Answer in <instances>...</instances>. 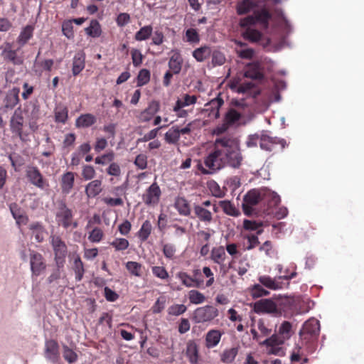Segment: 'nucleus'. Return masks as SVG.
Masks as SVG:
<instances>
[{
	"label": "nucleus",
	"mask_w": 364,
	"mask_h": 364,
	"mask_svg": "<svg viewBox=\"0 0 364 364\" xmlns=\"http://www.w3.org/2000/svg\"><path fill=\"white\" fill-rule=\"evenodd\" d=\"M242 156L237 138H216L213 148L204 159L208 170L198 162V168L203 174H210L225 166L238 168L242 164Z\"/></svg>",
	"instance_id": "nucleus-1"
},
{
	"label": "nucleus",
	"mask_w": 364,
	"mask_h": 364,
	"mask_svg": "<svg viewBox=\"0 0 364 364\" xmlns=\"http://www.w3.org/2000/svg\"><path fill=\"white\" fill-rule=\"evenodd\" d=\"M319 332L320 323L317 319L312 318L304 323L299 335L302 345L306 346L309 353H312L315 351Z\"/></svg>",
	"instance_id": "nucleus-2"
},
{
	"label": "nucleus",
	"mask_w": 364,
	"mask_h": 364,
	"mask_svg": "<svg viewBox=\"0 0 364 364\" xmlns=\"http://www.w3.org/2000/svg\"><path fill=\"white\" fill-rule=\"evenodd\" d=\"M272 195L265 190L253 188L249 191L244 196L242 208L246 215H251L254 209L253 207L262 203V196Z\"/></svg>",
	"instance_id": "nucleus-3"
},
{
	"label": "nucleus",
	"mask_w": 364,
	"mask_h": 364,
	"mask_svg": "<svg viewBox=\"0 0 364 364\" xmlns=\"http://www.w3.org/2000/svg\"><path fill=\"white\" fill-rule=\"evenodd\" d=\"M55 220L59 226L65 229L70 227L76 228L78 226L77 222L74 220L73 210L63 201L58 203L55 212Z\"/></svg>",
	"instance_id": "nucleus-4"
},
{
	"label": "nucleus",
	"mask_w": 364,
	"mask_h": 364,
	"mask_svg": "<svg viewBox=\"0 0 364 364\" xmlns=\"http://www.w3.org/2000/svg\"><path fill=\"white\" fill-rule=\"evenodd\" d=\"M246 121L243 119L242 115L233 108H230L226 112L223 123L218 126L215 132L220 134L226 132L230 127L245 125Z\"/></svg>",
	"instance_id": "nucleus-5"
},
{
	"label": "nucleus",
	"mask_w": 364,
	"mask_h": 364,
	"mask_svg": "<svg viewBox=\"0 0 364 364\" xmlns=\"http://www.w3.org/2000/svg\"><path fill=\"white\" fill-rule=\"evenodd\" d=\"M50 242L54 252V259L58 268H61L65 262V257L68 254V247L62 238L57 235H52L50 237Z\"/></svg>",
	"instance_id": "nucleus-6"
},
{
	"label": "nucleus",
	"mask_w": 364,
	"mask_h": 364,
	"mask_svg": "<svg viewBox=\"0 0 364 364\" xmlns=\"http://www.w3.org/2000/svg\"><path fill=\"white\" fill-rule=\"evenodd\" d=\"M219 314L217 308L206 305L196 309L193 313V319L196 323H206L213 321Z\"/></svg>",
	"instance_id": "nucleus-7"
},
{
	"label": "nucleus",
	"mask_w": 364,
	"mask_h": 364,
	"mask_svg": "<svg viewBox=\"0 0 364 364\" xmlns=\"http://www.w3.org/2000/svg\"><path fill=\"white\" fill-rule=\"evenodd\" d=\"M28 181L36 187L44 190L49 187V183L36 166H28L26 171Z\"/></svg>",
	"instance_id": "nucleus-8"
},
{
	"label": "nucleus",
	"mask_w": 364,
	"mask_h": 364,
	"mask_svg": "<svg viewBox=\"0 0 364 364\" xmlns=\"http://www.w3.org/2000/svg\"><path fill=\"white\" fill-rule=\"evenodd\" d=\"M255 141V144L257 142L262 149L272 151L276 149L278 145H281V149L284 147L285 141L284 139L280 138H249V141L247 142V146H252Z\"/></svg>",
	"instance_id": "nucleus-9"
},
{
	"label": "nucleus",
	"mask_w": 364,
	"mask_h": 364,
	"mask_svg": "<svg viewBox=\"0 0 364 364\" xmlns=\"http://www.w3.org/2000/svg\"><path fill=\"white\" fill-rule=\"evenodd\" d=\"M30 265L33 278L43 274L47 267L43 255L35 251L30 253Z\"/></svg>",
	"instance_id": "nucleus-10"
},
{
	"label": "nucleus",
	"mask_w": 364,
	"mask_h": 364,
	"mask_svg": "<svg viewBox=\"0 0 364 364\" xmlns=\"http://www.w3.org/2000/svg\"><path fill=\"white\" fill-rule=\"evenodd\" d=\"M161 196L159 186L156 182H154L142 195V200L148 206H155L159 203Z\"/></svg>",
	"instance_id": "nucleus-11"
},
{
	"label": "nucleus",
	"mask_w": 364,
	"mask_h": 364,
	"mask_svg": "<svg viewBox=\"0 0 364 364\" xmlns=\"http://www.w3.org/2000/svg\"><path fill=\"white\" fill-rule=\"evenodd\" d=\"M253 309L257 314H280L277 304L271 299H262L254 303Z\"/></svg>",
	"instance_id": "nucleus-12"
},
{
	"label": "nucleus",
	"mask_w": 364,
	"mask_h": 364,
	"mask_svg": "<svg viewBox=\"0 0 364 364\" xmlns=\"http://www.w3.org/2000/svg\"><path fill=\"white\" fill-rule=\"evenodd\" d=\"M3 59L6 62H10L15 65L23 64V59L18 55L17 50H13L10 43H6L1 54Z\"/></svg>",
	"instance_id": "nucleus-13"
},
{
	"label": "nucleus",
	"mask_w": 364,
	"mask_h": 364,
	"mask_svg": "<svg viewBox=\"0 0 364 364\" xmlns=\"http://www.w3.org/2000/svg\"><path fill=\"white\" fill-rule=\"evenodd\" d=\"M59 345L55 340H47L45 343V356L52 362H56L59 358Z\"/></svg>",
	"instance_id": "nucleus-14"
},
{
	"label": "nucleus",
	"mask_w": 364,
	"mask_h": 364,
	"mask_svg": "<svg viewBox=\"0 0 364 364\" xmlns=\"http://www.w3.org/2000/svg\"><path fill=\"white\" fill-rule=\"evenodd\" d=\"M19 92L20 90L18 88L14 87L6 93L3 102L4 107L6 109V110L14 109L18 103Z\"/></svg>",
	"instance_id": "nucleus-15"
},
{
	"label": "nucleus",
	"mask_w": 364,
	"mask_h": 364,
	"mask_svg": "<svg viewBox=\"0 0 364 364\" xmlns=\"http://www.w3.org/2000/svg\"><path fill=\"white\" fill-rule=\"evenodd\" d=\"M284 342V340L279 335L274 334L269 338L265 339L262 344L269 347L268 350L269 353L272 354H277L280 350L279 345L282 344Z\"/></svg>",
	"instance_id": "nucleus-16"
},
{
	"label": "nucleus",
	"mask_w": 364,
	"mask_h": 364,
	"mask_svg": "<svg viewBox=\"0 0 364 364\" xmlns=\"http://www.w3.org/2000/svg\"><path fill=\"white\" fill-rule=\"evenodd\" d=\"M22 110L18 108L15 110L14 115L11 119V127L14 132L18 136H21V130L23 124V117L22 116Z\"/></svg>",
	"instance_id": "nucleus-17"
},
{
	"label": "nucleus",
	"mask_w": 364,
	"mask_h": 364,
	"mask_svg": "<svg viewBox=\"0 0 364 364\" xmlns=\"http://www.w3.org/2000/svg\"><path fill=\"white\" fill-rule=\"evenodd\" d=\"M85 66V54L83 51L75 53L73 60L72 73L74 76L79 75Z\"/></svg>",
	"instance_id": "nucleus-18"
},
{
	"label": "nucleus",
	"mask_w": 364,
	"mask_h": 364,
	"mask_svg": "<svg viewBox=\"0 0 364 364\" xmlns=\"http://www.w3.org/2000/svg\"><path fill=\"white\" fill-rule=\"evenodd\" d=\"M222 332L217 329H211L205 335V341L207 348H213L218 345L222 337Z\"/></svg>",
	"instance_id": "nucleus-19"
},
{
	"label": "nucleus",
	"mask_w": 364,
	"mask_h": 364,
	"mask_svg": "<svg viewBox=\"0 0 364 364\" xmlns=\"http://www.w3.org/2000/svg\"><path fill=\"white\" fill-rule=\"evenodd\" d=\"M176 277L180 279L181 284L188 288L196 287L200 288L201 287V281L196 279V278H193L192 276H190L186 272H178L176 274Z\"/></svg>",
	"instance_id": "nucleus-20"
},
{
	"label": "nucleus",
	"mask_w": 364,
	"mask_h": 364,
	"mask_svg": "<svg viewBox=\"0 0 364 364\" xmlns=\"http://www.w3.org/2000/svg\"><path fill=\"white\" fill-rule=\"evenodd\" d=\"M183 63V60L181 53L178 51L174 52L170 57L168 63L169 70L172 71L175 75L179 74L182 68Z\"/></svg>",
	"instance_id": "nucleus-21"
},
{
	"label": "nucleus",
	"mask_w": 364,
	"mask_h": 364,
	"mask_svg": "<svg viewBox=\"0 0 364 364\" xmlns=\"http://www.w3.org/2000/svg\"><path fill=\"white\" fill-rule=\"evenodd\" d=\"M11 213L18 225H26L28 221V218L23 213V210L16 203L9 205Z\"/></svg>",
	"instance_id": "nucleus-22"
},
{
	"label": "nucleus",
	"mask_w": 364,
	"mask_h": 364,
	"mask_svg": "<svg viewBox=\"0 0 364 364\" xmlns=\"http://www.w3.org/2000/svg\"><path fill=\"white\" fill-rule=\"evenodd\" d=\"M210 259L220 266L224 265L226 259L225 247L223 246L214 247L210 251Z\"/></svg>",
	"instance_id": "nucleus-23"
},
{
	"label": "nucleus",
	"mask_w": 364,
	"mask_h": 364,
	"mask_svg": "<svg viewBox=\"0 0 364 364\" xmlns=\"http://www.w3.org/2000/svg\"><path fill=\"white\" fill-rule=\"evenodd\" d=\"M75 182V173L73 172L65 173L61 178V189L63 193L68 194L73 188Z\"/></svg>",
	"instance_id": "nucleus-24"
},
{
	"label": "nucleus",
	"mask_w": 364,
	"mask_h": 364,
	"mask_svg": "<svg viewBox=\"0 0 364 364\" xmlns=\"http://www.w3.org/2000/svg\"><path fill=\"white\" fill-rule=\"evenodd\" d=\"M193 210L196 216L202 222L210 223L213 220L212 213L200 205H194Z\"/></svg>",
	"instance_id": "nucleus-25"
},
{
	"label": "nucleus",
	"mask_w": 364,
	"mask_h": 364,
	"mask_svg": "<svg viewBox=\"0 0 364 364\" xmlns=\"http://www.w3.org/2000/svg\"><path fill=\"white\" fill-rule=\"evenodd\" d=\"M102 191V181L93 180L85 186V194L88 198H95Z\"/></svg>",
	"instance_id": "nucleus-26"
},
{
	"label": "nucleus",
	"mask_w": 364,
	"mask_h": 364,
	"mask_svg": "<svg viewBox=\"0 0 364 364\" xmlns=\"http://www.w3.org/2000/svg\"><path fill=\"white\" fill-rule=\"evenodd\" d=\"M188 224L187 220L181 218H174L171 221L170 227L175 230L174 235L181 237L187 233L186 225Z\"/></svg>",
	"instance_id": "nucleus-27"
},
{
	"label": "nucleus",
	"mask_w": 364,
	"mask_h": 364,
	"mask_svg": "<svg viewBox=\"0 0 364 364\" xmlns=\"http://www.w3.org/2000/svg\"><path fill=\"white\" fill-rule=\"evenodd\" d=\"M174 207L181 215L188 216L191 214L189 203L183 197H178L176 198Z\"/></svg>",
	"instance_id": "nucleus-28"
},
{
	"label": "nucleus",
	"mask_w": 364,
	"mask_h": 364,
	"mask_svg": "<svg viewBox=\"0 0 364 364\" xmlns=\"http://www.w3.org/2000/svg\"><path fill=\"white\" fill-rule=\"evenodd\" d=\"M239 352V347H232L225 349L220 354V361L225 364H231L234 362Z\"/></svg>",
	"instance_id": "nucleus-29"
},
{
	"label": "nucleus",
	"mask_w": 364,
	"mask_h": 364,
	"mask_svg": "<svg viewBox=\"0 0 364 364\" xmlns=\"http://www.w3.org/2000/svg\"><path fill=\"white\" fill-rule=\"evenodd\" d=\"M186 355L191 364H197L198 361V347L196 342L189 341L186 346Z\"/></svg>",
	"instance_id": "nucleus-30"
},
{
	"label": "nucleus",
	"mask_w": 364,
	"mask_h": 364,
	"mask_svg": "<svg viewBox=\"0 0 364 364\" xmlns=\"http://www.w3.org/2000/svg\"><path fill=\"white\" fill-rule=\"evenodd\" d=\"M211 53V48L208 46H204L194 50L192 55L198 62H203L209 58Z\"/></svg>",
	"instance_id": "nucleus-31"
},
{
	"label": "nucleus",
	"mask_w": 364,
	"mask_h": 364,
	"mask_svg": "<svg viewBox=\"0 0 364 364\" xmlns=\"http://www.w3.org/2000/svg\"><path fill=\"white\" fill-rule=\"evenodd\" d=\"M96 117L92 114H81L77 118L75 121V125L77 127H89L93 125L96 122Z\"/></svg>",
	"instance_id": "nucleus-32"
},
{
	"label": "nucleus",
	"mask_w": 364,
	"mask_h": 364,
	"mask_svg": "<svg viewBox=\"0 0 364 364\" xmlns=\"http://www.w3.org/2000/svg\"><path fill=\"white\" fill-rule=\"evenodd\" d=\"M160 105L157 101H152L149 103L148 107L141 112V119L144 121H149L159 110Z\"/></svg>",
	"instance_id": "nucleus-33"
},
{
	"label": "nucleus",
	"mask_w": 364,
	"mask_h": 364,
	"mask_svg": "<svg viewBox=\"0 0 364 364\" xmlns=\"http://www.w3.org/2000/svg\"><path fill=\"white\" fill-rule=\"evenodd\" d=\"M34 28L31 25H27L21 31L17 38V43L23 46L32 38Z\"/></svg>",
	"instance_id": "nucleus-34"
},
{
	"label": "nucleus",
	"mask_w": 364,
	"mask_h": 364,
	"mask_svg": "<svg viewBox=\"0 0 364 364\" xmlns=\"http://www.w3.org/2000/svg\"><path fill=\"white\" fill-rule=\"evenodd\" d=\"M183 41L191 45L199 43L200 38L197 29L189 28L185 31Z\"/></svg>",
	"instance_id": "nucleus-35"
},
{
	"label": "nucleus",
	"mask_w": 364,
	"mask_h": 364,
	"mask_svg": "<svg viewBox=\"0 0 364 364\" xmlns=\"http://www.w3.org/2000/svg\"><path fill=\"white\" fill-rule=\"evenodd\" d=\"M54 114L55 122L65 124L68 117V109L63 105H58L54 109Z\"/></svg>",
	"instance_id": "nucleus-36"
},
{
	"label": "nucleus",
	"mask_w": 364,
	"mask_h": 364,
	"mask_svg": "<svg viewBox=\"0 0 364 364\" xmlns=\"http://www.w3.org/2000/svg\"><path fill=\"white\" fill-rule=\"evenodd\" d=\"M242 36L245 39L252 43L259 41L262 37V34L260 31L252 28H247L245 31L242 32Z\"/></svg>",
	"instance_id": "nucleus-37"
},
{
	"label": "nucleus",
	"mask_w": 364,
	"mask_h": 364,
	"mask_svg": "<svg viewBox=\"0 0 364 364\" xmlns=\"http://www.w3.org/2000/svg\"><path fill=\"white\" fill-rule=\"evenodd\" d=\"M29 228L32 230V234L34 235L36 240L38 242H43L44 239V228L39 222H35L30 225Z\"/></svg>",
	"instance_id": "nucleus-38"
},
{
	"label": "nucleus",
	"mask_w": 364,
	"mask_h": 364,
	"mask_svg": "<svg viewBox=\"0 0 364 364\" xmlns=\"http://www.w3.org/2000/svg\"><path fill=\"white\" fill-rule=\"evenodd\" d=\"M261 190H265L272 194L268 196H262V203H263L264 204H267V206L270 208L277 205L280 203V197L275 192H273L267 188H261Z\"/></svg>",
	"instance_id": "nucleus-39"
},
{
	"label": "nucleus",
	"mask_w": 364,
	"mask_h": 364,
	"mask_svg": "<svg viewBox=\"0 0 364 364\" xmlns=\"http://www.w3.org/2000/svg\"><path fill=\"white\" fill-rule=\"evenodd\" d=\"M85 31L88 36L92 38H97L100 36L102 33L101 26L97 20H92L90 26L87 27Z\"/></svg>",
	"instance_id": "nucleus-40"
},
{
	"label": "nucleus",
	"mask_w": 364,
	"mask_h": 364,
	"mask_svg": "<svg viewBox=\"0 0 364 364\" xmlns=\"http://www.w3.org/2000/svg\"><path fill=\"white\" fill-rule=\"evenodd\" d=\"M258 280L262 285L270 289L276 290L282 288L281 283L269 276H260Z\"/></svg>",
	"instance_id": "nucleus-41"
},
{
	"label": "nucleus",
	"mask_w": 364,
	"mask_h": 364,
	"mask_svg": "<svg viewBox=\"0 0 364 364\" xmlns=\"http://www.w3.org/2000/svg\"><path fill=\"white\" fill-rule=\"evenodd\" d=\"M153 32L151 25L141 28L134 35V39L137 41H146L150 38Z\"/></svg>",
	"instance_id": "nucleus-42"
},
{
	"label": "nucleus",
	"mask_w": 364,
	"mask_h": 364,
	"mask_svg": "<svg viewBox=\"0 0 364 364\" xmlns=\"http://www.w3.org/2000/svg\"><path fill=\"white\" fill-rule=\"evenodd\" d=\"M152 226L151 222L148 220H145L138 232V237L141 241L145 242L151 235Z\"/></svg>",
	"instance_id": "nucleus-43"
},
{
	"label": "nucleus",
	"mask_w": 364,
	"mask_h": 364,
	"mask_svg": "<svg viewBox=\"0 0 364 364\" xmlns=\"http://www.w3.org/2000/svg\"><path fill=\"white\" fill-rule=\"evenodd\" d=\"M73 269L75 272L76 281H81L85 273V269L83 262H82L79 255H77L74 259Z\"/></svg>",
	"instance_id": "nucleus-44"
},
{
	"label": "nucleus",
	"mask_w": 364,
	"mask_h": 364,
	"mask_svg": "<svg viewBox=\"0 0 364 364\" xmlns=\"http://www.w3.org/2000/svg\"><path fill=\"white\" fill-rule=\"evenodd\" d=\"M219 205L225 213L231 216H238L239 210L229 200H222L219 202Z\"/></svg>",
	"instance_id": "nucleus-45"
},
{
	"label": "nucleus",
	"mask_w": 364,
	"mask_h": 364,
	"mask_svg": "<svg viewBox=\"0 0 364 364\" xmlns=\"http://www.w3.org/2000/svg\"><path fill=\"white\" fill-rule=\"evenodd\" d=\"M255 4L250 0H242L237 5V13L239 15H244L249 13Z\"/></svg>",
	"instance_id": "nucleus-46"
},
{
	"label": "nucleus",
	"mask_w": 364,
	"mask_h": 364,
	"mask_svg": "<svg viewBox=\"0 0 364 364\" xmlns=\"http://www.w3.org/2000/svg\"><path fill=\"white\" fill-rule=\"evenodd\" d=\"M255 18L256 23L259 22L267 26L268 25L269 21L272 18V15L268 10L263 9L255 13Z\"/></svg>",
	"instance_id": "nucleus-47"
},
{
	"label": "nucleus",
	"mask_w": 364,
	"mask_h": 364,
	"mask_svg": "<svg viewBox=\"0 0 364 364\" xmlns=\"http://www.w3.org/2000/svg\"><path fill=\"white\" fill-rule=\"evenodd\" d=\"M244 239L247 240V245H244L245 250H251L259 245V241L257 235L254 234H243Z\"/></svg>",
	"instance_id": "nucleus-48"
},
{
	"label": "nucleus",
	"mask_w": 364,
	"mask_h": 364,
	"mask_svg": "<svg viewBox=\"0 0 364 364\" xmlns=\"http://www.w3.org/2000/svg\"><path fill=\"white\" fill-rule=\"evenodd\" d=\"M126 268L131 274L139 277L141 276L142 265L140 263L132 261L127 262Z\"/></svg>",
	"instance_id": "nucleus-49"
},
{
	"label": "nucleus",
	"mask_w": 364,
	"mask_h": 364,
	"mask_svg": "<svg viewBox=\"0 0 364 364\" xmlns=\"http://www.w3.org/2000/svg\"><path fill=\"white\" fill-rule=\"evenodd\" d=\"M104 235L103 230L100 228L95 227L89 232L88 240L91 242L98 243L103 239Z\"/></svg>",
	"instance_id": "nucleus-50"
},
{
	"label": "nucleus",
	"mask_w": 364,
	"mask_h": 364,
	"mask_svg": "<svg viewBox=\"0 0 364 364\" xmlns=\"http://www.w3.org/2000/svg\"><path fill=\"white\" fill-rule=\"evenodd\" d=\"M110 245L114 247L116 251H124L129 247V242L125 238L117 237L110 242Z\"/></svg>",
	"instance_id": "nucleus-51"
},
{
	"label": "nucleus",
	"mask_w": 364,
	"mask_h": 364,
	"mask_svg": "<svg viewBox=\"0 0 364 364\" xmlns=\"http://www.w3.org/2000/svg\"><path fill=\"white\" fill-rule=\"evenodd\" d=\"M63 356L68 363H73L77 361V355L73 349L66 345H63Z\"/></svg>",
	"instance_id": "nucleus-52"
},
{
	"label": "nucleus",
	"mask_w": 364,
	"mask_h": 364,
	"mask_svg": "<svg viewBox=\"0 0 364 364\" xmlns=\"http://www.w3.org/2000/svg\"><path fill=\"white\" fill-rule=\"evenodd\" d=\"M188 299L191 304H200L205 301V296L197 290H191L188 292Z\"/></svg>",
	"instance_id": "nucleus-53"
},
{
	"label": "nucleus",
	"mask_w": 364,
	"mask_h": 364,
	"mask_svg": "<svg viewBox=\"0 0 364 364\" xmlns=\"http://www.w3.org/2000/svg\"><path fill=\"white\" fill-rule=\"evenodd\" d=\"M62 32L68 39L74 38L73 21L65 20L62 23Z\"/></svg>",
	"instance_id": "nucleus-54"
},
{
	"label": "nucleus",
	"mask_w": 364,
	"mask_h": 364,
	"mask_svg": "<svg viewBox=\"0 0 364 364\" xmlns=\"http://www.w3.org/2000/svg\"><path fill=\"white\" fill-rule=\"evenodd\" d=\"M150 71L147 69H141L137 76V86L141 87L146 85L150 80Z\"/></svg>",
	"instance_id": "nucleus-55"
},
{
	"label": "nucleus",
	"mask_w": 364,
	"mask_h": 364,
	"mask_svg": "<svg viewBox=\"0 0 364 364\" xmlns=\"http://www.w3.org/2000/svg\"><path fill=\"white\" fill-rule=\"evenodd\" d=\"M9 159L11 161V166L15 171H18L20 167L24 164V160L22 156L16 154H9Z\"/></svg>",
	"instance_id": "nucleus-56"
},
{
	"label": "nucleus",
	"mask_w": 364,
	"mask_h": 364,
	"mask_svg": "<svg viewBox=\"0 0 364 364\" xmlns=\"http://www.w3.org/2000/svg\"><path fill=\"white\" fill-rule=\"evenodd\" d=\"M187 307L184 304H173L168 307V314L171 316H179L185 313Z\"/></svg>",
	"instance_id": "nucleus-57"
},
{
	"label": "nucleus",
	"mask_w": 364,
	"mask_h": 364,
	"mask_svg": "<svg viewBox=\"0 0 364 364\" xmlns=\"http://www.w3.org/2000/svg\"><path fill=\"white\" fill-rule=\"evenodd\" d=\"M253 298H259L269 294V291L264 289L260 284H255L251 291Z\"/></svg>",
	"instance_id": "nucleus-58"
},
{
	"label": "nucleus",
	"mask_w": 364,
	"mask_h": 364,
	"mask_svg": "<svg viewBox=\"0 0 364 364\" xmlns=\"http://www.w3.org/2000/svg\"><path fill=\"white\" fill-rule=\"evenodd\" d=\"M151 271L155 277L161 279H166L168 277L167 270L162 266H154L151 267Z\"/></svg>",
	"instance_id": "nucleus-59"
},
{
	"label": "nucleus",
	"mask_w": 364,
	"mask_h": 364,
	"mask_svg": "<svg viewBox=\"0 0 364 364\" xmlns=\"http://www.w3.org/2000/svg\"><path fill=\"white\" fill-rule=\"evenodd\" d=\"M291 329V324L289 321H284L279 328V335L282 337L284 340L289 338Z\"/></svg>",
	"instance_id": "nucleus-60"
},
{
	"label": "nucleus",
	"mask_w": 364,
	"mask_h": 364,
	"mask_svg": "<svg viewBox=\"0 0 364 364\" xmlns=\"http://www.w3.org/2000/svg\"><path fill=\"white\" fill-rule=\"evenodd\" d=\"M212 63L214 66L222 65L225 62V57L224 54L220 51L215 50L212 52Z\"/></svg>",
	"instance_id": "nucleus-61"
},
{
	"label": "nucleus",
	"mask_w": 364,
	"mask_h": 364,
	"mask_svg": "<svg viewBox=\"0 0 364 364\" xmlns=\"http://www.w3.org/2000/svg\"><path fill=\"white\" fill-rule=\"evenodd\" d=\"M132 63L134 67H139L141 65L144 56L141 52L136 48H134L131 51Z\"/></svg>",
	"instance_id": "nucleus-62"
},
{
	"label": "nucleus",
	"mask_w": 364,
	"mask_h": 364,
	"mask_svg": "<svg viewBox=\"0 0 364 364\" xmlns=\"http://www.w3.org/2000/svg\"><path fill=\"white\" fill-rule=\"evenodd\" d=\"M96 174L93 166L90 165H84L82 170V176L86 181L92 179Z\"/></svg>",
	"instance_id": "nucleus-63"
},
{
	"label": "nucleus",
	"mask_w": 364,
	"mask_h": 364,
	"mask_svg": "<svg viewBox=\"0 0 364 364\" xmlns=\"http://www.w3.org/2000/svg\"><path fill=\"white\" fill-rule=\"evenodd\" d=\"M131 18L128 13H120L116 18V23L119 27H124L130 22Z\"/></svg>",
	"instance_id": "nucleus-64"
}]
</instances>
